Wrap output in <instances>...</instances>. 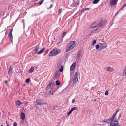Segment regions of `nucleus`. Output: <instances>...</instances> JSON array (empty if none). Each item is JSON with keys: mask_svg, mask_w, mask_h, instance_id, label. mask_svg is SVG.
<instances>
[{"mask_svg": "<svg viewBox=\"0 0 126 126\" xmlns=\"http://www.w3.org/2000/svg\"><path fill=\"white\" fill-rule=\"evenodd\" d=\"M119 111V110L118 109H117L116 111V112L115 114H113L112 117L108 119H104L102 122H106L107 123H110L111 122V120L112 119H114L117 113Z\"/></svg>", "mask_w": 126, "mask_h": 126, "instance_id": "f257e3e1", "label": "nucleus"}, {"mask_svg": "<svg viewBox=\"0 0 126 126\" xmlns=\"http://www.w3.org/2000/svg\"><path fill=\"white\" fill-rule=\"evenodd\" d=\"M59 52L56 49H53L50 52L49 56H56L59 54Z\"/></svg>", "mask_w": 126, "mask_h": 126, "instance_id": "f03ea898", "label": "nucleus"}, {"mask_svg": "<svg viewBox=\"0 0 126 126\" xmlns=\"http://www.w3.org/2000/svg\"><path fill=\"white\" fill-rule=\"evenodd\" d=\"M114 122H118V121L115 118V119L111 120V122L110 123V126H119L118 123H115Z\"/></svg>", "mask_w": 126, "mask_h": 126, "instance_id": "7ed1b4c3", "label": "nucleus"}, {"mask_svg": "<svg viewBox=\"0 0 126 126\" xmlns=\"http://www.w3.org/2000/svg\"><path fill=\"white\" fill-rule=\"evenodd\" d=\"M100 47L99 49L98 50L99 51H101V49H103L107 47V44L106 43H105L104 41H102V43H99Z\"/></svg>", "mask_w": 126, "mask_h": 126, "instance_id": "20e7f679", "label": "nucleus"}, {"mask_svg": "<svg viewBox=\"0 0 126 126\" xmlns=\"http://www.w3.org/2000/svg\"><path fill=\"white\" fill-rule=\"evenodd\" d=\"M36 103L37 105H43L44 104H46V103H44L43 100L39 99H37L36 101Z\"/></svg>", "mask_w": 126, "mask_h": 126, "instance_id": "39448f33", "label": "nucleus"}, {"mask_svg": "<svg viewBox=\"0 0 126 126\" xmlns=\"http://www.w3.org/2000/svg\"><path fill=\"white\" fill-rule=\"evenodd\" d=\"M106 22V20H103L101 21L99 23H98V25H99V27H103L105 25Z\"/></svg>", "mask_w": 126, "mask_h": 126, "instance_id": "423d86ee", "label": "nucleus"}, {"mask_svg": "<svg viewBox=\"0 0 126 126\" xmlns=\"http://www.w3.org/2000/svg\"><path fill=\"white\" fill-rule=\"evenodd\" d=\"M117 3V0H112L110 1V5H114Z\"/></svg>", "mask_w": 126, "mask_h": 126, "instance_id": "0eeeda50", "label": "nucleus"}, {"mask_svg": "<svg viewBox=\"0 0 126 126\" xmlns=\"http://www.w3.org/2000/svg\"><path fill=\"white\" fill-rule=\"evenodd\" d=\"M10 33L9 35V38H10L11 41V42L12 41V39L13 37L12 34V32L13 30V29L12 28L10 30Z\"/></svg>", "mask_w": 126, "mask_h": 126, "instance_id": "6e6552de", "label": "nucleus"}, {"mask_svg": "<svg viewBox=\"0 0 126 126\" xmlns=\"http://www.w3.org/2000/svg\"><path fill=\"white\" fill-rule=\"evenodd\" d=\"M76 63L75 62H74L72 64L70 67V70L71 71H73L75 67Z\"/></svg>", "mask_w": 126, "mask_h": 126, "instance_id": "1a4fd4ad", "label": "nucleus"}, {"mask_svg": "<svg viewBox=\"0 0 126 126\" xmlns=\"http://www.w3.org/2000/svg\"><path fill=\"white\" fill-rule=\"evenodd\" d=\"M12 73V68L11 67V66H10L8 71V74L10 76H11Z\"/></svg>", "mask_w": 126, "mask_h": 126, "instance_id": "9d476101", "label": "nucleus"}, {"mask_svg": "<svg viewBox=\"0 0 126 126\" xmlns=\"http://www.w3.org/2000/svg\"><path fill=\"white\" fill-rule=\"evenodd\" d=\"M21 119L22 120H24L25 118V114L22 112H21Z\"/></svg>", "mask_w": 126, "mask_h": 126, "instance_id": "9b49d317", "label": "nucleus"}, {"mask_svg": "<svg viewBox=\"0 0 126 126\" xmlns=\"http://www.w3.org/2000/svg\"><path fill=\"white\" fill-rule=\"evenodd\" d=\"M59 71H57L56 72L53 78L54 79H55L56 78L57 76L59 74Z\"/></svg>", "mask_w": 126, "mask_h": 126, "instance_id": "f8f14e48", "label": "nucleus"}, {"mask_svg": "<svg viewBox=\"0 0 126 126\" xmlns=\"http://www.w3.org/2000/svg\"><path fill=\"white\" fill-rule=\"evenodd\" d=\"M113 69L111 67H107L105 70L109 71L112 72Z\"/></svg>", "mask_w": 126, "mask_h": 126, "instance_id": "ddd939ff", "label": "nucleus"}, {"mask_svg": "<svg viewBox=\"0 0 126 126\" xmlns=\"http://www.w3.org/2000/svg\"><path fill=\"white\" fill-rule=\"evenodd\" d=\"M73 80L74 82L73 83L74 84L76 83L78 81V78L74 76L73 79Z\"/></svg>", "mask_w": 126, "mask_h": 126, "instance_id": "4468645a", "label": "nucleus"}, {"mask_svg": "<svg viewBox=\"0 0 126 126\" xmlns=\"http://www.w3.org/2000/svg\"><path fill=\"white\" fill-rule=\"evenodd\" d=\"M22 103L20 100H17L16 102V105L17 107L19 106Z\"/></svg>", "mask_w": 126, "mask_h": 126, "instance_id": "2eb2a0df", "label": "nucleus"}, {"mask_svg": "<svg viewBox=\"0 0 126 126\" xmlns=\"http://www.w3.org/2000/svg\"><path fill=\"white\" fill-rule=\"evenodd\" d=\"M78 54L77 56V59H78L79 58H80V56L81 55V52L80 51H79L78 52Z\"/></svg>", "mask_w": 126, "mask_h": 126, "instance_id": "dca6fc26", "label": "nucleus"}, {"mask_svg": "<svg viewBox=\"0 0 126 126\" xmlns=\"http://www.w3.org/2000/svg\"><path fill=\"white\" fill-rule=\"evenodd\" d=\"M74 3H73L72 4V6L73 7H75L77 6V5H79V2H76L75 3L74 2H73Z\"/></svg>", "mask_w": 126, "mask_h": 126, "instance_id": "f3484780", "label": "nucleus"}, {"mask_svg": "<svg viewBox=\"0 0 126 126\" xmlns=\"http://www.w3.org/2000/svg\"><path fill=\"white\" fill-rule=\"evenodd\" d=\"M70 44L71 45L73 46L74 47L76 46V44L75 41H72L70 42Z\"/></svg>", "mask_w": 126, "mask_h": 126, "instance_id": "a211bd4d", "label": "nucleus"}, {"mask_svg": "<svg viewBox=\"0 0 126 126\" xmlns=\"http://www.w3.org/2000/svg\"><path fill=\"white\" fill-rule=\"evenodd\" d=\"M45 49L44 48H43L38 53V54H40L42 53Z\"/></svg>", "mask_w": 126, "mask_h": 126, "instance_id": "6ab92c4d", "label": "nucleus"}, {"mask_svg": "<svg viewBox=\"0 0 126 126\" xmlns=\"http://www.w3.org/2000/svg\"><path fill=\"white\" fill-rule=\"evenodd\" d=\"M39 48L38 47H36L33 50V51L35 52V54L37 53V52Z\"/></svg>", "mask_w": 126, "mask_h": 126, "instance_id": "aec40b11", "label": "nucleus"}, {"mask_svg": "<svg viewBox=\"0 0 126 126\" xmlns=\"http://www.w3.org/2000/svg\"><path fill=\"white\" fill-rule=\"evenodd\" d=\"M34 70V68L33 67H32L29 69V72L30 73H32Z\"/></svg>", "mask_w": 126, "mask_h": 126, "instance_id": "412c9836", "label": "nucleus"}, {"mask_svg": "<svg viewBox=\"0 0 126 126\" xmlns=\"http://www.w3.org/2000/svg\"><path fill=\"white\" fill-rule=\"evenodd\" d=\"M100 0H94L93 2V4H96L98 3L99 1Z\"/></svg>", "mask_w": 126, "mask_h": 126, "instance_id": "4be33fe9", "label": "nucleus"}, {"mask_svg": "<svg viewBox=\"0 0 126 126\" xmlns=\"http://www.w3.org/2000/svg\"><path fill=\"white\" fill-rule=\"evenodd\" d=\"M56 85L58 86H59L60 84V83L58 80H57L55 82Z\"/></svg>", "mask_w": 126, "mask_h": 126, "instance_id": "5701e85b", "label": "nucleus"}, {"mask_svg": "<svg viewBox=\"0 0 126 126\" xmlns=\"http://www.w3.org/2000/svg\"><path fill=\"white\" fill-rule=\"evenodd\" d=\"M62 64L61 62H60L59 63H58L57 65V67L59 68L61 66V65Z\"/></svg>", "mask_w": 126, "mask_h": 126, "instance_id": "b1692460", "label": "nucleus"}, {"mask_svg": "<svg viewBox=\"0 0 126 126\" xmlns=\"http://www.w3.org/2000/svg\"><path fill=\"white\" fill-rule=\"evenodd\" d=\"M60 67L61 68H60L59 71L60 72H61L63 71V66L61 65Z\"/></svg>", "mask_w": 126, "mask_h": 126, "instance_id": "393cba45", "label": "nucleus"}, {"mask_svg": "<svg viewBox=\"0 0 126 126\" xmlns=\"http://www.w3.org/2000/svg\"><path fill=\"white\" fill-rule=\"evenodd\" d=\"M71 49H70V48L69 47H67L66 48V52H67L70 50H71Z\"/></svg>", "mask_w": 126, "mask_h": 126, "instance_id": "a878e982", "label": "nucleus"}, {"mask_svg": "<svg viewBox=\"0 0 126 126\" xmlns=\"http://www.w3.org/2000/svg\"><path fill=\"white\" fill-rule=\"evenodd\" d=\"M77 109V108L76 107H74L72 108L71 110L73 111L76 110Z\"/></svg>", "mask_w": 126, "mask_h": 126, "instance_id": "bb28decb", "label": "nucleus"}, {"mask_svg": "<svg viewBox=\"0 0 126 126\" xmlns=\"http://www.w3.org/2000/svg\"><path fill=\"white\" fill-rule=\"evenodd\" d=\"M96 43V40H93V42L92 44V45H94Z\"/></svg>", "mask_w": 126, "mask_h": 126, "instance_id": "cd10ccee", "label": "nucleus"}, {"mask_svg": "<svg viewBox=\"0 0 126 126\" xmlns=\"http://www.w3.org/2000/svg\"><path fill=\"white\" fill-rule=\"evenodd\" d=\"M99 46H100L99 45H97L96 46V49L98 50L99 49Z\"/></svg>", "mask_w": 126, "mask_h": 126, "instance_id": "c85d7f7f", "label": "nucleus"}, {"mask_svg": "<svg viewBox=\"0 0 126 126\" xmlns=\"http://www.w3.org/2000/svg\"><path fill=\"white\" fill-rule=\"evenodd\" d=\"M30 79L29 78H28L26 79L25 80V82L27 83H28L30 82Z\"/></svg>", "mask_w": 126, "mask_h": 126, "instance_id": "c756f323", "label": "nucleus"}, {"mask_svg": "<svg viewBox=\"0 0 126 126\" xmlns=\"http://www.w3.org/2000/svg\"><path fill=\"white\" fill-rule=\"evenodd\" d=\"M99 27V25H98V24L97 25H96L95 26H93V27H90V28H96V27Z\"/></svg>", "mask_w": 126, "mask_h": 126, "instance_id": "7c9ffc66", "label": "nucleus"}, {"mask_svg": "<svg viewBox=\"0 0 126 126\" xmlns=\"http://www.w3.org/2000/svg\"><path fill=\"white\" fill-rule=\"evenodd\" d=\"M69 47L70 48V49L71 50L74 47L73 46L70 45V46Z\"/></svg>", "mask_w": 126, "mask_h": 126, "instance_id": "2f4dec72", "label": "nucleus"}, {"mask_svg": "<svg viewBox=\"0 0 126 126\" xmlns=\"http://www.w3.org/2000/svg\"><path fill=\"white\" fill-rule=\"evenodd\" d=\"M50 87L49 86H48V85H47L46 87V90H48L49 89V90H50L49 89L50 88Z\"/></svg>", "mask_w": 126, "mask_h": 126, "instance_id": "473e14b6", "label": "nucleus"}, {"mask_svg": "<svg viewBox=\"0 0 126 126\" xmlns=\"http://www.w3.org/2000/svg\"><path fill=\"white\" fill-rule=\"evenodd\" d=\"M78 75V72H75V76L76 77Z\"/></svg>", "mask_w": 126, "mask_h": 126, "instance_id": "72a5a7b5", "label": "nucleus"}, {"mask_svg": "<svg viewBox=\"0 0 126 126\" xmlns=\"http://www.w3.org/2000/svg\"><path fill=\"white\" fill-rule=\"evenodd\" d=\"M108 91L107 90H106L105 92V94L106 95H108Z\"/></svg>", "mask_w": 126, "mask_h": 126, "instance_id": "f704fd0d", "label": "nucleus"}, {"mask_svg": "<svg viewBox=\"0 0 126 126\" xmlns=\"http://www.w3.org/2000/svg\"><path fill=\"white\" fill-rule=\"evenodd\" d=\"M72 112V111L71 110H70V111L67 114V115H69L71 114V113Z\"/></svg>", "mask_w": 126, "mask_h": 126, "instance_id": "c9c22d12", "label": "nucleus"}, {"mask_svg": "<svg viewBox=\"0 0 126 126\" xmlns=\"http://www.w3.org/2000/svg\"><path fill=\"white\" fill-rule=\"evenodd\" d=\"M17 125V123L16 122H14L13 123V126H16Z\"/></svg>", "mask_w": 126, "mask_h": 126, "instance_id": "e433bc0d", "label": "nucleus"}, {"mask_svg": "<svg viewBox=\"0 0 126 126\" xmlns=\"http://www.w3.org/2000/svg\"><path fill=\"white\" fill-rule=\"evenodd\" d=\"M52 82H50L49 84L48 85V86H49L50 87V86H51V85L52 84Z\"/></svg>", "mask_w": 126, "mask_h": 126, "instance_id": "4c0bfd02", "label": "nucleus"}, {"mask_svg": "<svg viewBox=\"0 0 126 126\" xmlns=\"http://www.w3.org/2000/svg\"><path fill=\"white\" fill-rule=\"evenodd\" d=\"M66 32H63V37L65 36V34L66 33Z\"/></svg>", "mask_w": 126, "mask_h": 126, "instance_id": "58836bf2", "label": "nucleus"}, {"mask_svg": "<svg viewBox=\"0 0 126 126\" xmlns=\"http://www.w3.org/2000/svg\"><path fill=\"white\" fill-rule=\"evenodd\" d=\"M75 100L74 99H73L72 101V103H73L74 102H75Z\"/></svg>", "mask_w": 126, "mask_h": 126, "instance_id": "ea45409f", "label": "nucleus"}, {"mask_svg": "<svg viewBox=\"0 0 126 126\" xmlns=\"http://www.w3.org/2000/svg\"><path fill=\"white\" fill-rule=\"evenodd\" d=\"M61 9H60L59 10V14L58 15H59V14L61 13Z\"/></svg>", "mask_w": 126, "mask_h": 126, "instance_id": "a19ab883", "label": "nucleus"}, {"mask_svg": "<svg viewBox=\"0 0 126 126\" xmlns=\"http://www.w3.org/2000/svg\"><path fill=\"white\" fill-rule=\"evenodd\" d=\"M6 124H7V126H9V123H7V121H6Z\"/></svg>", "mask_w": 126, "mask_h": 126, "instance_id": "79ce46f5", "label": "nucleus"}, {"mask_svg": "<svg viewBox=\"0 0 126 126\" xmlns=\"http://www.w3.org/2000/svg\"><path fill=\"white\" fill-rule=\"evenodd\" d=\"M48 51H49V50L48 49H47V51L45 53H47V52H48Z\"/></svg>", "mask_w": 126, "mask_h": 126, "instance_id": "37998d69", "label": "nucleus"}, {"mask_svg": "<svg viewBox=\"0 0 126 126\" xmlns=\"http://www.w3.org/2000/svg\"><path fill=\"white\" fill-rule=\"evenodd\" d=\"M21 72H22V71L20 70L18 71V72L19 73H21Z\"/></svg>", "mask_w": 126, "mask_h": 126, "instance_id": "c03bdc74", "label": "nucleus"}, {"mask_svg": "<svg viewBox=\"0 0 126 126\" xmlns=\"http://www.w3.org/2000/svg\"><path fill=\"white\" fill-rule=\"evenodd\" d=\"M42 3H43V2H42V1L41 2H39V5H41L42 4Z\"/></svg>", "mask_w": 126, "mask_h": 126, "instance_id": "a18cd8bd", "label": "nucleus"}, {"mask_svg": "<svg viewBox=\"0 0 126 126\" xmlns=\"http://www.w3.org/2000/svg\"><path fill=\"white\" fill-rule=\"evenodd\" d=\"M121 113L120 114L119 116V117H118V119H119L120 117H121Z\"/></svg>", "mask_w": 126, "mask_h": 126, "instance_id": "49530a36", "label": "nucleus"}, {"mask_svg": "<svg viewBox=\"0 0 126 126\" xmlns=\"http://www.w3.org/2000/svg\"><path fill=\"white\" fill-rule=\"evenodd\" d=\"M126 6V4H124V5H123V7H124Z\"/></svg>", "mask_w": 126, "mask_h": 126, "instance_id": "de8ad7c7", "label": "nucleus"}, {"mask_svg": "<svg viewBox=\"0 0 126 126\" xmlns=\"http://www.w3.org/2000/svg\"><path fill=\"white\" fill-rule=\"evenodd\" d=\"M123 8L124 7L123 6V7L120 10H122Z\"/></svg>", "mask_w": 126, "mask_h": 126, "instance_id": "09e8293b", "label": "nucleus"}, {"mask_svg": "<svg viewBox=\"0 0 126 126\" xmlns=\"http://www.w3.org/2000/svg\"><path fill=\"white\" fill-rule=\"evenodd\" d=\"M53 6V5L52 4H51L50 6V7H49V8H51Z\"/></svg>", "mask_w": 126, "mask_h": 126, "instance_id": "8fccbe9b", "label": "nucleus"}, {"mask_svg": "<svg viewBox=\"0 0 126 126\" xmlns=\"http://www.w3.org/2000/svg\"><path fill=\"white\" fill-rule=\"evenodd\" d=\"M79 12V11H78L75 15V16L78 13V12Z\"/></svg>", "mask_w": 126, "mask_h": 126, "instance_id": "3c124183", "label": "nucleus"}, {"mask_svg": "<svg viewBox=\"0 0 126 126\" xmlns=\"http://www.w3.org/2000/svg\"><path fill=\"white\" fill-rule=\"evenodd\" d=\"M49 93H51V91L50 90H49Z\"/></svg>", "mask_w": 126, "mask_h": 126, "instance_id": "603ef678", "label": "nucleus"}, {"mask_svg": "<svg viewBox=\"0 0 126 126\" xmlns=\"http://www.w3.org/2000/svg\"><path fill=\"white\" fill-rule=\"evenodd\" d=\"M95 23H96L95 22H94L93 23H92V25H94L95 24Z\"/></svg>", "mask_w": 126, "mask_h": 126, "instance_id": "864d4df0", "label": "nucleus"}, {"mask_svg": "<svg viewBox=\"0 0 126 126\" xmlns=\"http://www.w3.org/2000/svg\"><path fill=\"white\" fill-rule=\"evenodd\" d=\"M5 83H7V80H5Z\"/></svg>", "mask_w": 126, "mask_h": 126, "instance_id": "5fc2aeb1", "label": "nucleus"}, {"mask_svg": "<svg viewBox=\"0 0 126 126\" xmlns=\"http://www.w3.org/2000/svg\"><path fill=\"white\" fill-rule=\"evenodd\" d=\"M97 29H96L94 30V31H96L97 30Z\"/></svg>", "mask_w": 126, "mask_h": 126, "instance_id": "6e6d98bb", "label": "nucleus"}, {"mask_svg": "<svg viewBox=\"0 0 126 126\" xmlns=\"http://www.w3.org/2000/svg\"><path fill=\"white\" fill-rule=\"evenodd\" d=\"M51 94L52 95L53 94V92H52L51 93Z\"/></svg>", "mask_w": 126, "mask_h": 126, "instance_id": "4d7b16f0", "label": "nucleus"}, {"mask_svg": "<svg viewBox=\"0 0 126 126\" xmlns=\"http://www.w3.org/2000/svg\"><path fill=\"white\" fill-rule=\"evenodd\" d=\"M85 9H86V10H87V9H89L88 8H86Z\"/></svg>", "mask_w": 126, "mask_h": 126, "instance_id": "13d9d810", "label": "nucleus"}, {"mask_svg": "<svg viewBox=\"0 0 126 126\" xmlns=\"http://www.w3.org/2000/svg\"><path fill=\"white\" fill-rule=\"evenodd\" d=\"M44 1V0H42V1H42V2H43Z\"/></svg>", "mask_w": 126, "mask_h": 126, "instance_id": "bf43d9fd", "label": "nucleus"}, {"mask_svg": "<svg viewBox=\"0 0 126 126\" xmlns=\"http://www.w3.org/2000/svg\"><path fill=\"white\" fill-rule=\"evenodd\" d=\"M44 1V0H42V1H42V2H43Z\"/></svg>", "mask_w": 126, "mask_h": 126, "instance_id": "052dcab7", "label": "nucleus"}, {"mask_svg": "<svg viewBox=\"0 0 126 126\" xmlns=\"http://www.w3.org/2000/svg\"><path fill=\"white\" fill-rule=\"evenodd\" d=\"M119 12V11H118V12L116 14H117Z\"/></svg>", "mask_w": 126, "mask_h": 126, "instance_id": "680f3d73", "label": "nucleus"}, {"mask_svg": "<svg viewBox=\"0 0 126 126\" xmlns=\"http://www.w3.org/2000/svg\"><path fill=\"white\" fill-rule=\"evenodd\" d=\"M94 101H96V99H95V100H94Z\"/></svg>", "mask_w": 126, "mask_h": 126, "instance_id": "e2e57ef3", "label": "nucleus"}, {"mask_svg": "<svg viewBox=\"0 0 126 126\" xmlns=\"http://www.w3.org/2000/svg\"><path fill=\"white\" fill-rule=\"evenodd\" d=\"M54 92V91H52V92H53V93Z\"/></svg>", "mask_w": 126, "mask_h": 126, "instance_id": "0e129e2a", "label": "nucleus"}, {"mask_svg": "<svg viewBox=\"0 0 126 126\" xmlns=\"http://www.w3.org/2000/svg\"><path fill=\"white\" fill-rule=\"evenodd\" d=\"M0 126H4L3 125H1Z\"/></svg>", "mask_w": 126, "mask_h": 126, "instance_id": "69168bd1", "label": "nucleus"}]
</instances>
